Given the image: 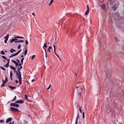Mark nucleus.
Listing matches in <instances>:
<instances>
[{"label":"nucleus","instance_id":"nucleus-5","mask_svg":"<svg viewBox=\"0 0 124 124\" xmlns=\"http://www.w3.org/2000/svg\"><path fill=\"white\" fill-rule=\"evenodd\" d=\"M17 78L19 80V83L20 85H22V76H16Z\"/></svg>","mask_w":124,"mask_h":124},{"label":"nucleus","instance_id":"nucleus-7","mask_svg":"<svg viewBox=\"0 0 124 124\" xmlns=\"http://www.w3.org/2000/svg\"><path fill=\"white\" fill-rule=\"evenodd\" d=\"M87 10L86 11L85 15L87 16L90 13V7H89V5H87Z\"/></svg>","mask_w":124,"mask_h":124},{"label":"nucleus","instance_id":"nucleus-58","mask_svg":"<svg viewBox=\"0 0 124 124\" xmlns=\"http://www.w3.org/2000/svg\"><path fill=\"white\" fill-rule=\"evenodd\" d=\"M76 76H77V74H76Z\"/></svg>","mask_w":124,"mask_h":124},{"label":"nucleus","instance_id":"nucleus-36","mask_svg":"<svg viewBox=\"0 0 124 124\" xmlns=\"http://www.w3.org/2000/svg\"><path fill=\"white\" fill-rule=\"evenodd\" d=\"M53 47H54V52H55V51H56V46L54 45Z\"/></svg>","mask_w":124,"mask_h":124},{"label":"nucleus","instance_id":"nucleus-48","mask_svg":"<svg viewBox=\"0 0 124 124\" xmlns=\"http://www.w3.org/2000/svg\"><path fill=\"white\" fill-rule=\"evenodd\" d=\"M16 84H18V83H19V81L18 80H16Z\"/></svg>","mask_w":124,"mask_h":124},{"label":"nucleus","instance_id":"nucleus-28","mask_svg":"<svg viewBox=\"0 0 124 124\" xmlns=\"http://www.w3.org/2000/svg\"><path fill=\"white\" fill-rule=\"evenodd\" d=\"M25 60V58H23L21 60V63L22 64H23V63H24V60Z\"/></svg>","mask_w":124,"mask_h":124},{"label":"nucleus","instance_id":"nucleus-14","mask_svg":"<svg viewBox=\"0 0 124 124\" xmlns=\"http://www.w3.org/2000/svg\"><path fill=\"white\" fill-rule=\"evenodd\" d=\"M101 7L102 8V9H104V10L105 9V8H106V7L105 6V4H102L101 5Z\"/></svg>","mask_w":124,"mask_h":124},{"label":"nucleus","instance_id":"nucleus-50","mask_svg":"<svg viewBox=\"0 0 124 124\" xmlns=\"http://www.w3.org/2000/svg\"><path fill=\"white\" fill-rule=\"evenodd\" d=\"M16 61L17 62H20V60H19L18 59L16 60Z\"/></svg>","mask_w":124,"mask_h":124},{"label":"nucleus","instance_id":"nucleus-22","mask_svg":"<svg viewBox=\"0 0 124 124\" xmlns=\"http://www.w3.org/2000/svg\"><path fill=\"white\" fill-rule=\"evenodd\" d=\"M9 66V63L7 62L6 65H4V67H8Z\"/></svg>","mask_w":124,"mask_h":124},{"label":"nucleus","instance_id":"nucleus-26","mask_svg":"<svg viewBox=\"0 0 124 124\" xmlns=\"http://www.w3.org/2000/svg\"><path fill=\"white\" fill-rule=\"evenodd\" d=\"M45 52L46 58H47V50H46V49H45Z\"/></svg>","mask_w":124,"mask_h":124},{"label":"nucleus","instance_id":"nucleus-20","mask_svg":"<svg viewBox=\"0 0 124 124\" xmlns=\"http://www.w3.org/2000/svg\"><path fill=\"white\" fill-rule=\"evenodd\" d=\"M54 52L55 55H56V56L57 57V58H58V59H59V60H61V58H60V56H59V55H58V54H57V52H56V50Z\"/></svg>","mask_w":124,"mask_h":124},{"label":"nucleus","instance_id":"nucleus-32","mask_svg":"<svg viewBox=\"0 0 124 124\" xmlns=\"http://www.w3.org/2000/svg\"><path fill=\"white\" fill-rule=\"evenodd\" d=\"M46 63L48 66L50 64V62L49 61H46Z\"/></svg>","mask_w":124,"mask_h":124},{"label":"nucleus","instance_id":"nucleus-18","mask_svg":"<svg viewBox=\"0 0 124 124\" xmlns=\"http://www.w3.org/2000/svg\"><path fill=\"white\" fill-rule=\"evenodd\" d=\"M112 8L114 10V11H116V10H117V6H116V5H114L113 7Z\"/></svg>","mask_w":124,"mask_h":124},{"label":"nucleus","instance_id":"nucleus-52","mask_svg":"<svg viewBox=\"0 0 124 124\" xmlns=\"http://www.w3.org/2000/svg\"><path fill=\"white\" fill-rule=\"evenodd\" d=\"M32 14L33 15V16H35V14H34V13H32Z\"/></svg>","mask_w":124,"mask_h":124},{"label":"nucleus","instance_id":"nucleus-45","mask_svg":"<svg viewBox=\"0 0 124 124\" xmlns=\"http://www.w3.org/2000/svg\"><path fill=\"white\" fill-rule=\"evenodd\" d=\"M48 49H49V50H51V49H52V46H49L48 47Z\"/></svg>","mask_w":124,"mask_h":124},{"label":"nucleus","instance_id":"nucleus-3","mask_svg":"<svg viewBox=\"0 0 124 124\" xmlns=\"http://www.w3.org/2000/svg\"><path fill=\"white\" fill-rule=\"evenodd\" d=\"M2 81L3 83L1 84V87H4L5 86V84L8 82V78H7V76H5V80L4 79H2Z\"/></svg>","mask_w":124,"mask_h":124},{"label":"nucleus","instance_id":"nucleus-29","mask_svg":"<svg viewBox=\"0 0 124 124\" xmlns=\"http://www.w3.org/2000/svg\"><path fill=\"white\" fill-rule=\"evenodd\" d=\"M2 59H4V60H5L6 61V60H7V58H6V57L4 56H2Z\"/></svg>","mask_w":124,"mask_h":124},{"label":"nucleus","instance_id":"nucleus-10","mask_svg":"<svg viewBox=\"0 0 124 124\" xmlns=\"http://www.w3.org/2000/svg\"><path fill=\"white\" fill-rule=\"evenodd\" d=\"M79 84H80V82H78L75 84V89H78V88H81V85Z\"/></svg>","mask_w":124,"mask_h":124},{"label":"nucleus","instance_id":"nucleus-21","mask_svg":"<svg viewBox=\"0 0 124 124\" xmlns=\"http://www.w3.org/2000/svg\"><path fill=\"white\" fill-rule=\"evenodd\" d=\"M11 53H14V52H16V50H14L13 48H12L11 50H10Z\"/></svg>","mask_w":124,"mask_h":124},{"label":"nucleus","instance_id":"nucleus-39","mask_svg":"<svg viewBox=\"0 0 124 124\" xmlns=\"http://www.w3.org/2000/svg\"><path fill=\"white\" fill-rule=\"evenodd\" d=\"M34 58H35V55H33L31 57V60H33V59H34Z\"/></svg>","mask_w":124,"mask_h":124},{"label":"nucleus","instance_id":"nucleus-24","mask_svg":"<svg viewBox=\"0 0 124 124\" xmlns=\"http://www.w3.org/2000/svg\"><path fill=\"white\" fill-rule=\"evenodd\" d=\"M15 38H21V39H23V38H24V37H21V36H16V37H15Z\"/></svg>","mask_w":124,"mask_h":124},{"label":"nucleus","instance_id":"nucleus-15","mask_svg":"<svg viewBox=\"0 0 124 124\" xmlns=\"http://www.w3.org/2000/svg\"><path fill=\"white\" fill-rule=\"evenodd\" d=\"M9 88L10 89H11V90H15L16 89V87H13V86H9Z\"/></svg>","mask_w":124,"mask_h":124},{"label":"nucleus","instance_id":"nucleus-35","mask_svg":"<svg viewBox=\"0 0 124 124\" xmlns=\"http://www.w3.org/2000/svg\"><path fill=\"white\" fill-rule=\"evenodd\" d=\"M82 117L83 119H85V112L82 113Z\"/></svg>","mask_w":124,"mask_h":124},{"label":"nucleus","instance_id":"nucleus-40","mask_svg":"<svg viewBox=\"0 0 124 124\" xmlns=\"http://www.w3.org/2000/svg\"><path fill=\"white\" fill-rule=\"evenodd\" d=\"M51 88V84H49L48 87L47 88V90H49V89Z\"/></svg>","mask_w":124,"mask_h":124},{"label":"nucleus","instance_id":"nucleus-1","mask_svg":"<svg viewBox=\"0 0 124 124\" xmlns=\"http://www.w3.org/2000/svg\"><path fill=\"white\" fill-rule=\"evenodd\" d=\"M10 68H11V69H13V70H14L15 73H16V76H22V72H21V69H22L23 68V66H20V67H18L17 69V71H16V68H15V67H14L13 66H10Z\"/></svg>","mask_w":124,"mask_h":124},{"label":"nucleus","instance_id":"nucleus-16","mask_svg":"<svg viewBox=\"0 0 124 124\" xmlns=\"http://www.w3.org/2000/svg\"><path fill=\"white\" fill-rule=\"evenodd\" d=\"M43 49L45 50L46 49V48H47V43H45L44 45V46L43 47Z\"/></svg>","mask_w":124,"mask_h":124},{"label":"nucleus","instance_id":"nucleus-51","mask_svg":"<svg viewBox=\"0 0 124 124\" xmlns=\"http://www.w3.org/2000/svg\"><path fill=\"white\" fill-rule=\"evenodd\" d=\"M34 81H35V79H32L31 80V82H34Z\"/></svg>","mask_w":124,"mask_h":124},{"label":"nucleus","instance_id":"nucleus-23","mask_svg":"<svg viewBox=\"0 0 124 124\" xmlns=\"http://www.w3.org/2000/svg\"><path fill=\"white\" fill-rule=\"evenodd\" d=\"M27 54H28V49L25 50V51L24 52L25 56H27Z\"/></svg>","mask_w":124,"mask_h":124},{"label":"nucleus","instance_id":"nucleus-46","mask_svg":"<svg viewBox=\"0 0 124 124\" xmlns=\"http://www.w3.org/2000/svg\"><path fill=\"white\" fill-rule=\"evenodd\" d=\"M115 41H119V40H118V39L117 38H115Z\"/></svg>","mask_w":124,"mask_h":124},{"label":"nucleus","instance_id":"nucleus-2","mask_svg":"<svg viewBox=\"0 0 124 124\" xmlns=\"http://www.w3.org/2000/svg\"><path fill=\"white\" fill-rule=\"evenodd\" d=\"M15 42V43H20L21 42H24V41L23 40H18V39L17 38H14V39H12L11 41H10V43H12L13 42Z\"/></svg>","mask_w":124,"mask_h":124},{"label":"nucleus","instance_id":"nucleus-44","mask_svg":"<svg viewBox=\"0 0 124 124\" xmlns=\"http://www.w3.org/2000/svg\"><path fill=\"white\" fill-rule=\"evenodd\" d=\"M78 93L79 94V95H80V96H81V92H79V91H78Z\"/></svg>","mask_w":124,"mask_h":124},{"label":"nucleus","instance_id":"nucleus-37","mask_svg":"<svg viewBox=\"0 0 124 124\" xmlns=\"http://www.w3.org/2000/svg\"><path fill=\"white\" fill-rule=\"evenodd\" d=\"M18 50H20V49H21V45H18Z\"/></svg>","mask_w":124,"mask_h":124},{"label":"nucleus","instance_id":"nucleus-53","mask_svg":"<svg viewBox=\"0 0 124 124\" xmlns=\"http://www.w3.org/2000/svg\"><path fill=\"white\" fill-rule=\"evenodd\" d=\"M48 51L49 53H50V52H51V50L50 49H49V48L48 49Z\"/></svg>","mask_w":124,"mask_h":124},{"label":"nucleus","instance_id":"nucleus-49","mask_svg":"<svg viewBox=\"0 0 124 124\" xmlns=\"http://www.w3.org/2000/svg\"><path fill=\"white\" fill-rule=\"evenodd\" d=\"M18 65H19V66H22V64L21 63H19L18 64Z\"/></svg>","mask_w":124,"mask_h":124},{"label":"nucleus","instance_id":"nucleus-27","mask_svg":"<svg viewBox=\"0 0 124 124\" xmlns=\"http://www.w3.org/2000/svg\"><path fill=\"white\" fill-rule=\"evenodd\" d=\"M16 98H17V97L16 96H15L14 97L13 99L12 100V101H13V102L15 101V100L16 99Z\"/></svg>","mask_w":124,"mask_h":124},{"label":"nucleus","instance_id":"nucleus-55","mask_svg":"<svg viewBox=\"0 0 124 124\" xmlns=\"http://www.w3.org/2000/svg\"><path fill=\"white\" fill-rule=\"evenodd\" d=\"M5 53H7V50L5 51Z\"/></svg>","mask_w":124,"mask_h":124},{"label":"nucleus","instance_id":"nucleus-54","mask_svg":"<svg viewBox=\"0 0 124 124\" xmlns=\"http://www.w3.org/2000/svg\"><path fill=\"white\" fill-rule=\"evenodd\" d=\"M21 58H24V56L21 55Z\"/></svg>","mask_w":124,"mask_h":124},{"label":"nucleus","instance_id":"nucleus-47","mask_svg":"<svg viewBox=\"0 0 124 124\" xmlns=\"http://www.w3.org/2000/svg\"><path fill=\"white\" fill-rule=\"evenodd\" d=\"M80 90H81V91H83V90H84V88L80 87Z\"/></svg>","mask_w":124,"mask_h":124},{"label":"nucleus","instance_id":"nucleus-25","mask_svg":"<svg viewBox=\"0 0 124 124\" xmlns=\"http://www.w3.org/2000/svg\"><path fill=\"white\" fill-rule=\"evenodd\" d=\"M0 54L1 55H5V53L4 52V51L3 50L1 51Z\"/></svg>","mask_w":124,"mask_h":124},{"label":"nucleus","instance_id":"nucleus-34","mask_svg":"<svg viewBox=\"0 0 124 124\" xmlns=\"http://www.w3.org/2000/svg\"><path fill=\"white\" fill-rule=\"evenodd\" d=\"M24 97L25 99H27L28 100V95H25Z\"/></svg>","mask_w":124,"mask_h":124},{"label":"nucleus","instance_id":"nucleus-19","mask_svg":"<svg viewBox=\"0 0 124 124\" xmlns=\"http://www.w3.org/2000/svg\"><path fill=\"white\" fill-rule=\"evenodd\" d=\"M4 38H5V39H7V40H8V38H9V34H8L7 35L4 37Z\"/></svg>","mask_w":124,"mask_h":124},{"label":"nucleus","instance_id":"nucleus-11","mask_svg":"<svg viewBox=\"0 0 124 124\" xmlns=\"http://www.w3.org/2000/svg\"><path fill=\"white\" fill-rule=\"evenodd\" d=\"M13 76V73L12 72V71H10V78L11 80V81L13 80V78H12V77Z\"/></svg>","mask_w":124,"mask_h":124},{"label":"nucleus","instance_id":"nucleus-42","mask_svg":"<svg viewBox=\"0 0 124 124\" xmlns=\"http://www.w3.org/2000/svg\"><path fill=\"white\" fill-rule=\"evenodd\" d=\"M7 40H8L5 39V40H4V43H7Z\"/></svg>","mask_w":124,"mask_h":124},{"label":"nucleus","instance_id":"nucleus-57","mask_svg":"<svg viewBox=\"0 0 124 124\" xmlns=\"http://www.w3.org/2000/svg\"><path fill=\"white\" fill-rule=\"evenodd\" d=\"M25 123H26V124H28V122H26V121H25Z\"/></svg>","mask_w":124,"mask_h":124},{"label":"nucleus","instance_id":"nucleus-13","mask_svg":"<svg viewBox=\"0 0 124 124\" xmlns=\"http://www.w3.org/2000/svg\"><path fill=\"white\" fill-rule=\"evenodd\" d=\"M12 62H14L16 65L18 66L19 65V63L17 62L16 61L14 60H12Z\"/></svg>","mask_w":124,"mask_h":124},{"label":"nucleus","instance_id":"nucleus-31","mask_svg":"<svg viewBox=\"0 0 124 124\" xmlns=\"http://www.w3.org/2000/svg\"><path fill=\"white\" fill-rule=\"evenodd\" d=\"M1 69H2V70H4V71H5L6 70L5 69V68H4L3 67L1 66L0 67Z\"/></svg>","mask_w":124,"mask_h":124},{"label":"nucleus","instance_id":"nucleus-30","mask_svg":"<svg viewBox=\"0 0 124 124\" xmlns=\"http://www.w3.org/2000/svg\"><path fill=\"white\" fill-rule=\"evenodd\" d=\"M52 2H54V0H51L50 1V3H49V5H51Z\"/></svg>","mask_w":124,"mask_h":124},{"label":"nucleus","instance_id":"nucleus-9","mask_svg":"<svg viewBox=\"0 0 124 124\" xmlns=\"http://www.w3.org/2000/svg\"><path fill=\"white\" fill-rule=\"evenodd\" d=\"M11 106H13L14 107H16L17 108H18V107H19V104H16V103H12L11 104Z\"/></svg>","mask_w":124,"mask_h":124},{"label":"nucleus","instance_id":"nucleus-56","mask_svg":"<svg viewBox=\"0 0 124 124\" xmlns=\"http://www.w3.org/2000/svg\"><path fill=\"white\" fill-rule=\"evenodd\" d=\"M3 62H5V60H3Z\"/></svg>","mask_w":124,"mask_h":124},{"label":"nucleus","instance_id":"nucleus-33","mask_svg":"<svg viewBox=\"0 0 124 124\" xmlns=\"http://www.w3.org/2000/svg\"><path fill=\"white\" fill-rule=\"evenodd\" d=\"M0 124H3V123H4V120H0Z\"/></svg>","mask_w":124,"mask_h":124},{"label":"nucleus","instance_id":"nucleus-12","mask_svg":"<svg viewBox=\"0 0 124 124\" xmlns=\"http://www.w3.org/2000/svg\"><path fill=\"white\" fill-rule=\"evenodd\" d=\"M12 121V118H9L7 119L6 121V124H8V123H9V122H11Z\"/></svg>","mask_w":124,"mask_h":124},{"label":"nucleus","instance_id":"nucleus-17","mask_svg":"<svg viewBox=\"0 0 124 124\" xmlns=\"http://www.w3.org/2000/svg\"><path fill=\"white\" fill-rule=\"evenodd\" d=\"M78 119H79V113H78V116L76 119V124H77L78 123Z\"/></svg>","mask_w":124,"mask_h":124},{"label":"nucleus","instance_id":"nucleus-38","mask_svg":"<svg viewBox=\"0 0 124 124\" xmlns=\"http://www.w3.org/2000/svg\"><path fill=\"white\" fill-rule=\"evenodd\" d=\"M6 61H7V62H8L9 63H10V59H7V60H6Z\"/></svg>","mask_w":124,"mask_h":124},{"label":"nucleus","instance_id":"nucleus-41","mask_svg":"<svg viewBox=\"0 0 124 124\" xmlns=\"http://www.w3.org/2000/svg\"><path fill=\"white\" fill-rule=\"evenodd\" d=\"M25 42L26 44H27V45L29 44V42H28V40H26Z\"/></svg>","mask_w":124,"mask_h":124},{"label":"nucleus","instance_id":"nucleus-6","mask_svg":"<svg viewBox=\"0 0 124 124\" xmlns=\"http://www.w3.org/2000/svg\"><path fill=\"white\" fill-rule=\"evenodd\" d=\"M10 110L13 112H18L19 111L17 108H13V107L10 108Z\"/></svg>","mask_w":124,"mask_h":124},{"label":"nucleus","instance_id":"nucleus-43","mask_svg":"<svg viewBox=\"0 0 124 124\" xmlns=\"http://www.w3.org/2000/svg\"><path fill=\"white\" fill-rule=\"evenodd\" d=\"M79 111L80 112L81 114H82V109L79 108Z\"/></svg>","mask_w":124,"mask_h":124},{"label":"nucleus","instance_id":"nucleus-8","mask_svg":"<svg viewBox=\"0 0 124 124\" xmlns=\"http://www.w3.org/2000/svg\"><path fill=\"white\" fill-rule=\"evenodd\" d=\"M25 102V101L23 100H19L18 101H16L15 103H19V104H23Z\"/></svg>","mask_w":124,"mask_h":124},{"label":"nucleus","instance_id":"nucleus-4","mask_svg":"<svg viewBox=\"0 0 124 124\" xmlns=\"http://www.w3.org/2000/svg\"><path fill=\"white\" fill-rule=\"evenodd\" d=\"M21 52H22V49H20V50H19L16 53L12 54V55L9 56V58H13V57H16V56H17V55H19V54H20V53H21Z\"/></svg>","mask_w":124,"mask_h":124}]
</instances>
